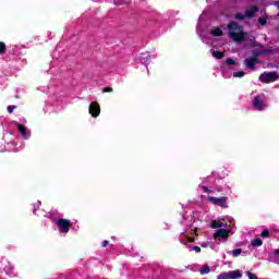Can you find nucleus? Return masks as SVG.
Listing matches in <instances>:
<instances>
[{
  "mask_svg": "<svg viewBox=\"0 0 279 279\" xmlns=\"http://www.w3.org/2000/svg\"><path fill=\"white\" fill-rule=\"evenodd\" d=\"M57 226H58L59 232H61V234H68L69 230H71V228H73L71 220L64 219V218L58 219Z\"/></svg>",
  "mask_w": 279,
  "mask_h": 279,
  "instance_id": "f257e3e1",
  "label": "nucleus"
},
{
  "mask_svg": "<svg viewBox=\"0 0 279 279\" xmlns=\"http://www.w3.org/2000/svg\"><path fill=\"white\" fill-rule=\"evenodd\" d=\"M207 202L209 204H214L215 206H219L220 208H228V197H215V196H208Z\"/></svg>",
  "mask_w": 279,
  "mask_h": 279,
  "instance_id": "f03ea898",
  "label": "nucleus"
},
{
  "mask_svg": "<svg viewBox=\"0 0 279 279\" xmlns=\"http://www.w3.org/2000/svg\"><path fill=\"white\" fill-rule=\"evenodd\" d=\"M243 278V271L230 270L229 272H221L217 276V279H241Z\"/></svg>",
  "mask_w": 279,
  "mask_h": 279,
  "instance_id": "7ed1b4c3",
  "label": "nucleus"
},
{
  "mask_svg": "<svg viewBox=\"0 0 279 279\" xmlns=\"http://www.w3.org/2000/svg\"><path fill=\"white\" fill-rule=\"evenodd\" d=\"M259 80L263 84H271L278 81V72H264L260 74Z\"/></svg>",
  "mask_w": 279,
  "mask_h": 279,
  "instance_id": "20e7f679",
  "label": "nucleus"
},
{
  "mask_svg": "<svg viewBox=\"0 0 279 279\" xmlns=\"http://www.w3.org/2000/svg\"><path fill=\"white\" fill-rule=\"evenodd\" d=\"M14 125H16L17 131L20 132L21 136L24 138V141L29 140V134H32V132H29L27 130V126H25L24 124H20L16 121H13Z\"/></svg>",
  "mask_w": 279,
  "mask_h": 279,
  "instance_id": "39448f33",
  "label": "nucleus"
},
{
  "mask_svg": "<svg viewBox=\"0 0 279 279\" xmlns=\"http://www.w3.org/2000/svg\"><path fill=\"white\" fill-rule=\"evenodd\" d=\"M89 114L94 119H97V117L101 114V107L99 106V102L95 101L89 105Z\"/></svg>",
  "mask_w": 279,
  "mask_h": 279,
  "instance_id": "423d86ee",
  "label": "nucleus"
},
{
  "mask_svg": "<svg viewBox=\"0 0 279 279\" xmlns=\"http://www.w3.org/2000/svg\"><path fill=\"white\" fill-rule=\"evenodd\" d=\"M229 37H231L234 43H243L245 40V33L243 31L236 32H229Z\"/></svg>",
  "mask_w": 279,
  "mask_h": 279,
  "instance_id": "0eeeda50",
  "label": "nucleus"
},
{
  "mask_svg": "<svg viewBox=\"0 0 279 279\" xmlns=\"http://www.w3.org/2000/svg\"><path fill=\"white\" fill-rule=\"evenodd\" d=\"M258 62H260V60L256 57H251L244 60L246 69H251L252 71L256 69V64H258Z\"/></svg>",
  "mask_w": 279,
  "mask_h": 279,
  "instance_id": "6e6552de",
  "label": "nucleus"
},
{
  "mask_svg": "<svg viewBox=\"0 0 279 279\" xmlns=\"http://www.w3.org/2000/svg\"><path fill=\"white\" fill-rule=\"evenodd\" d=\"M253 108H255V110H258L259 112L265 110V102L263 101V99H260V96L257 95L253 99Z\"/></svg>",
  "mask_w": 279,
  "mask_h": 279,
  "instance_id": "1a4fd4ad",
  "label": "nucleus"
},
{
  "mask_svg": "<svg viewBox=\"0 0 279 279\" xmlns=\"http://www.w3.org/2000/svg\"><path fill=\"white\" fill-rule=\"evenodd\" d=\"M214 239H230V230L218 229L214 234Z\"/></svg>",
  "mask_w": 279,
  "mask_h": 279,
  "instance_id": "9d476101",
  "label": "nucleus"
},
{
  "mask_svg": "<svg viewBox=\"0 0 279 279\" xmlns=\"http://www.w3.org/2000/svg\"><path fill=\"white\" fill-rule=\"evenodd\" d=\"M228 222H226V219L222 220H213L209 228L213 230H217L218 228H227Z\"/></svg>",
  "mask_w": 279,
  "mask_h": 279,
  "instance_id": "9b49d317",
  "label": "nucleus"
},
{
  "mask_svg": "<svg viewBox=\"0 0 279 279\" xmlns=\"http://www.w3.org/2000/svg\"><path fill=\"white\" fill-rule=\"evenodd\" d=\"M256 12H258V5H251L245 11L246 19H252L255 16Z\"/></svg>",
  "mask_w": 279,
  "mask_h": 279,
  "instance_id": "f8f14e48",
  "label": "nucleus"
},
{
  "mask_svg": "<svg viewBox=\"0 0 279 279\" xmlns=\"http://www.w3.org/2000/svg\"><path fill=\"white\" fill-rule=\"evenodd\" d=\"M227 27L230 29V32H236L240 31L241 32V26H239V24L236 22H230Z\"/></svg>",
  "mask_w": 279,
  "mask_h": 279,
  "instance_id": "ddd939ff",
  "label": "nucleus"
},
{
  "mask_svg": "<svg viewBox=\"0 0 279 279\" xmlns=\"http://www.w3.org/2000/svg\"><path fill=\"white\" fill-rule=\"evenodd\" d=\"M211 56L214 58H216L217 60H223V58H226V53L221 52V51H218V50H214L211 52Z\"/></svg>",
  "mask_w": 279,
  "mask_h": 279,
  "instance_id": "4468645a",
  "label": "nucleus"
},
{
  "mask_svg": "<svg viewBox=\"0 0 279 279\" xmlns=\"http://www.w3.org/2000/svg\"><path fill=\"white\" fill-rule=\"evenodd\" d=\"M199 274H201V276H206L207 274H210V266L204 265V266L199 269Z\"/></svg>",
  "mask_w": 279,
  "mask_h": 279,
  "instance_id": "2eb2a0df",
  "label": "nucleus"
},
{
  "mask_svg": "<svg viewBox=\"0 0 279 279\" xmlns=\"http://www.w3.org/2000/svg\"><path fill=\"white\" fill-rule=\"evenodd\" d=\"M252 247H260V245H263V240H260V238L254 239L251 242Z\"/></svg>",
  "mask_w": 279,
  "mask_h": 279,
  "instance_id": "dca6fc26",
  "label": "nucleus"
},
{
  "mask_svg": "<svg viewBox=\"0 0 279 279\" xmlns=\"http://www.w3.org/2000/svg\"><path fill=\"white\" fill-rule=\"evenodd\" d=\"M211 36H215V37L223 36V31H221V28H215L211 31Z\"/></svg>",
  "mask_w": 279,
  "mask_h": 279,
  "instance_id": "f3484780",
  "label": "nucleus"
},
{
  "mask_svg": "<svg viewBox=\"0 0 279 279\" xmlns=\"http://www.w3.org/2000/svg\"><path fill=\"white\" fill-rule=\"evenodd\" d=\"M8 51V47L5 46V43L0 41V56H3Z\"/></svg>",
  "mask_w": 279,
  "mask_h": 279,
  "instance_id": "a211bd4d",
  "label": "nucleus"
},
{
  "mask_svg": "<svg viewBox=\"0 0 279 279\" xmlns=\"http://www.w3.org/2000/svg\"><path fill=\"white\" fill-rule=\"evenodd\" d=\"M241 254H243V250H241V248H236V250L232 251V256L234 258H236V256H241Z\"/></svg>",
  "mask_w": 279,
  "mask_h": 279,
  "instance_id": "6ab92c4d",
  "label": "nucleus"
},
{
  "mask_svg": "<svg viewBox=\"0 0 279 279\" xmlns=\"http://www.w3.org/2000/svg\"><path fill=\"white\" fill-rule=\"evenodd\" d=\"M246 17H247V15L241 14V13H236V14L234 15V19H236V21H243V20L246 19Z\"/></svg>",
  "mask_w": 279,
  "mask_h": 279,
  "instance_id": "aec40b11",
  "label": "nucleus"
},
{
  "mask_svg": "<svg viewBox=\"0 0 279 279\" xmlns=\"http://www.w3.org/2000/svg\"><path fill=\"white\" fill-rule=\"evenodd\" d=\"M225 62L229 66H234V64H236V61H234V59H232V58H228Z\"/></svg>",
  "mask_w": 279,
  "mask_h": 279,
  "instance_id": "412c9836",
  "label": "nucleus"
},
{
  "mask_svg": "<svg viewBox=\"0 0 279 279\" xmlns=\"http://www.w3.org/2000/svg\"><path fill=\"white\" fill-rule=\"evenodd\" d=\"M245 76V72L243 71H238L233 73V77H244Z\"/></svg>",
  "mask_w": 279,
  "mask_h": 279,
  "instance_id": "4be33fe9",
  "label": "nucleus"
},
{
  "mask_svg": "<svg viewBox=\"0 0 279 279\" xmlns=\"http://www.w3.org/2000/svg\"><path fill=\"white\" fill-rule=\"evenodd\" d=\"M257 21L259 25H263V26L267 25V17H258Z\"/></svg>",
  "mask_w": 279,
  "mask_h": 279,
  "instance_id": "5701e85b",
  "label": "nucleus"
},
{
  "mask_svg": "<svg viewBox=\"0 0 279 279\" xmlns=\"http://www.w3.org/2000/svg\"><path fill=\"white\" fill-rule=\"evenodd\" d=\"M268 236H269V230L265 229V230L262 232L260 238H262V239H268Z\"/></svg>",
  "mask_w": 279,
  "mask_h": 279,
  "instance_id": "b1692460",
  "label": "nucleus"
},
{
  "mask_svg": "<svg viewBox=\"0 0 279 279\" xmlns=\"http://www.w3.org/2000/svg\"><path fill=\"white\" fill-rule=\"evenodd\" d=\"M7 110H8L9 114H12V112H14V110H16V106H14V105L8 106Z\"/></svg>",
  "mask_w": 279,
  "mask_h": 279,
  "instance_id": "393cba45",
  "label": "nucleus"
},
{
  "mask_svg": "<svg viewBox=\"0 0 279 279\" xmlns=\"http://www.w3.org/2000/svg\"><path fill=\"white\" fill-rule=\"evenodd\" d=\"M246 276L248 279H258V277L254 272H251V271H247Z\"/></svg>",
  "mask_w": 279,
  "mask_h": 279,
  "instance_id": "a878e982",
  "label": "nucleus"
},
{
  "mask_svg": "<svg viewBox=\"0 0 279 279\" xmlns=\"http://www.w3.org/2000/svg\"><path fill=\"white\" fill-rule=\"evenodd\" d=\"M259 53H262V56H267V53H271V49L259 50Z\"/></svg>",
  "mask_w": 279,
  "mask_h": 279,
  "instance_id": "bb28decb",
  "label": "nucleus"
},
{
  "mask_svg": "<svg viewBox=\"0 0 279 279\" xmlns=\"http://www.w3.org/2000/svg\"><path fill=\"white\" fill-rule=\"evenodd\" d=\"M114 5H123L125 3V0H113Z\"/></svg>",
  "mask_w": 279,
  "mask_h": 279,
  "instance_id": "cd10ccee",
  "label": "nucleus"
},
{
  "mask_svg": "<svg viewBox=\"0 0 279 279\" xmlns=\"http://www.w3.org/2000/svg\"><path fill=\"white\" fill-rule=\"evenodd\" d=\"M258 56H263V53H260V50H255L253 52V58H258Z\"/></svg>",
  "mask_w": 279,
  "mask_h": 279,
  "instance_id": "c85d7f7f",
  "label": "nucleus"
},
{
  "mask_svg": "<svg viewBox=\"0 0 279 279\" xmlns=\"http://www.w3.org/2000/svg\"><path fill=\"white\" fill-rule=\"evenodd\" d=\"M112 87H105L104 89H102V93H112Z\"/></svg>",
  "mask_w": 279,
  "mask_h": 279,
  "instance_id": "c756f323",
  "label": "nucleus"
},
{
  "mask_svg": "<svg viewBox=\"0 0 279 279\" xmlns=\"http://www.w3.org/2000/svg\"><path fill=\"white\" fill-rule=\"evenodd\" d=\"M108 245H110L109 241L107 240L102 241V244H101L102 247H108Z\"/></svg>",
  "mask_w": 279,
  "mask_h": 279,
  "instance_id": "7c9ffc66",
  "label": "nucleus"
},
{
  "mask_svg": "<svg viewBox=\"0 0 279 279\" xmlns=\"http://www.w3.org/2000/svg\"><path fill=\"white\" fill-rule=\"evenodd\" d=\"M201 189L204 193H208L209 191L208 186H205V185L201 186Z\"/></svg>",
  "mask_w": 279,
  "mask_h": 279,
  "instance_id": "2f4dec72",
  "label": "nucleus"
},
{
  "mask_svg": "<svg viewBox=\"0 0 279 279\" xmlns=\"http://www.w3.org/2000/svg\"><path fill=\"white\" fill-rule=\"evenodd\" d=\"M194 252H196L197 254H199V252H202V247L199 246H194Z\"/></svg>",
  "mask_w": 279,
  "mask_h": 279,
  "instance_id": "473e14b6",
  "label": "nucleus"
},
{
  "mask_svg": "<svg viewBox=\"0 0 279 279\" xmlns=\"http://www.w3.org/2000/svg\"><path fill=\"white\" fill-rule=\"evenodd\" d=\"M274 255H275V256H279V248H277V250L274 251Z\"/></svg>",
  "mask_w": 279,
  "mask_h": 279,
  "instance_id": "72a5a7b5",
  "label": "nucleus"
},
{
  "mask_svg": "<svg viewBox=\"0 0 279 279\" xmlns=\"http://www.w3.org/2000/svg\"><path fill=\"white\" fill-rule=\"evenodd\" d=\"M194 241H195L194 238H189V242H190V243H193Z\"/></svg>",
  "mask_w": 279,
  "mask_h": 279,
  "instance_id": "f704fd0d",
  "label": "nucleus"
},
{
  "mask_svg": "<svg viewBox=\"0 0 279 279\" xmlns=\"http://www.w3.org/2000/svg\"><path fill=\"white\" fill-rule=\"evenodd\" d=\"M207 193H215L213 190H208V192Z\"/></svg>",
  "mask_w": 279,
  "mask_h": 279,
  "instance_id": "c9c22d12",
  "label": "nucleus"
}]
</instances>
